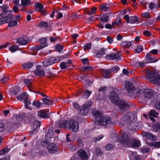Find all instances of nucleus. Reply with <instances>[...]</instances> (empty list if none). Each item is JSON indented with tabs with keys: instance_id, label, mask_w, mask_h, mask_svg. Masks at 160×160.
I'll return each instance as SVG.
<instances>
[{
	"instance_id": "obj_5",
	"label": "nucleus",
	"mask_w": 160,
	"mask_h": 160,
	"mask_svg": "<svg viewBox=\"0 0 160 160\" xmlns=\"http://www.w3.org/2000/svg\"><path fill=\"white\" fill-rule=\"evenodd\" d=\"M145 72L147 78L150 81L154 83L155 82H157L156 79L159 78V75H155L154 72H151L148 68L146 69Z\"/></svg>"
},
{
	"instance_id": "obj_46",
	"label": "nucleus",
	"mask_w": 160,
	"mask_h": 160,
	"mask_svg": "<svg viewBox=\"0 0 160 160\" xmlns=\"http://www.w3.org/2000/svg\"><path fill=\"white\" fill-rule=\"evenodd\" d=\"M95 152L98 156H101L102 153V151L100 150V149L98 147H97L95 148Z\"/></svg>"
},
{
	"instance_id": "obj_23",
	"label": "nucleus",
	"mask_w": 160,
	"mask_h": 160,
	"mask_svg": "<svg viewBox=\"0 0 160 160\" xmlns=\"http://www.w3.org/2000/svg\"><path fill=\"white\" fill-rule=\"evenodd\" d=\"M130 20L128 23H131L138 24L139 22V19L138 17L136 16H131L130 17Z\"/></svg>"
},
{
	"instance_id": "obj_34",
	"label": "nucleus",
	"mask_w": 160,
	"mask_h": 160,
	"mask_svg": "<svg viewBox=\"0 0 160 160\" xmlns=\"http://www.w3.org/2000/svg\"><path fill=\"white\" fill-rule=\"evenodd\" d=\"M121 23V18L119 17L116 18L115 21L112 22V25L113 27L118 26L119 24Z\"/></svg>"
},
{
	"instance_id": "obj_64",
	"label": "nucleus",
	"mask_w": 160,
	"mask_h": 160,
	"mask_svg": "<svg viewBox=\"0 0 160 160\" xmlns=\"http://www.w3.org/2000/svg\"><path fill=\"white\" fill-rule=\"evenodd\" d=\"M38 132V129L37 128H35L29 132V134L30 135H33L37 133Z\"/></svg>"
},
{
	"instance_id": "obj_13",
	"label": "nucleus",
	"mask_w": 160,
	"mask_h": 160,
	"mask_svg": "<svg viewBox=\"0 0 160 160\" xmlns=\"http://www.w3.org/2000/svg\"><path fill=\"white\" fill-rule=\"evenodd\" d=\"M78 154V158L81 160H88V159L86 152L83 149L80 150Z\"/></svg>"
},
{
	"instance_id": "obj_60",
	"label": "nucleus",
	"mask_w": 160,
	"mask_h": 160,
	"mask_svg": "<svg viewBox=\"0 0 160 160\" xmlns=\"http://www.w3.org/2000/svg\"><path fill=\"white\" fill-rule=\"evenodd\" d=\"M49 143V141L47 139H44L41 142V145L42 146L46 145Z\"/></svg>"
},
{
	"instance_id": "obj_19",
	"label": "nucleus",
	"mask_w": 160,
	"mask_h": 160,
	"mask_svg": "<svg viewBox=\"0 0 160 160\" xmlns=\"http://www.w3.org/2000/svg\"><path fill=\"white\" fill-rule=\"evenodd\" d=\"M41 66H37L36 69L34 71V74L38 76H44L45 75V73L44 71L40 69Z\"/></svg>"
},
{
	"instance_id": "obj_33",
	"label": "nucleus",
	"mask_w": 160,
	"mask_h": 160,
	"mask_svg": "<svg viewBox=\"0 0 160 160\" xmlns=\"http://www.w3.org/2000/svg\"><path fill=\"white\" fill-rule=\"evenodd\" d=\"M39 42L41 43L40 45L42 46V48H44L48 45L47 42V40L44 38L40 39L39 40Z\"/></svg>"
},
{
	"instance_id": "obj_48",
	"label": "nucleus",
	"mask_w": 160,
	"mask_h": 160,
	"mask_svg": "<svg viewBox=\"0 0 160 160\" xmlns=\"http://www.w3.org/2000/svg\"><path fill=\"white\" fill-rule=\"evenodd\" d=\"M39 25L40 27L42 28H45L48 26L47 23L44 21L40 22Z\"/></svg>"
},
{
	"instance_id": "obj_44",
	"label": "nucleus",
	"mask_w": 160,
	"mask_h": 160,
	"mask_svg": "<svg viewBox=\"0 0 160 160\" xmlns=\"http://www.w3.org/2000/svg\"><path fill=\"white\" fill-rule=\"evenodd\" d=\"M150 99L153 102H155L159 99L158 98L157 94L154 92L153 93V96H152V98Z\"/></svg>"
},
{
	"instance_id": "obj_56",
	"label": "nucleus",
	"mask_w": 160,
	"mask_h": 160,
	"mask_svg": "<svg viewBox=\"0 0 160 160\" xmlns=\"http://www.w3.org/2000/svg\"><path fill=\"white\" fill-rule=\"evenodd\" d=\"M136 66L138 67H142L145 65L144 63L143 62H136L135 64Z\"/></svg>"
},
{
	"instance_id": "obj_38",
	"label": "nucleus",
	"mask_w": 160,
	"mask_h": 160,
	"mask_svg": "<svg viewBox=\"0 0 160 160\" xmlns=\"http://www.w3.org/2000/svg\"><path fill=\"white\" fill-rule=\"evenodd\" d=\"M34 7L35 8H38V12L42 10L43 8V6L39 2H37L35 4Z\"/></svg>"
},
{
	"instance_id": "obj_11",
	"label": "nucleus",
	"mask_w": 160,
	"mask_h": 160,
	"mask_svg": "<svg viewBox=\"0 0 160 160\" xmlns=\"http://www.w3.org/2000/svg\"><path fill=\"white\" fill-rule=\"evenodd\" d=\"M48 152L51 153H55L59 151L57 145L54 143H50L47 146Z\"/></svg>"
},
{
	"instance_id": "obj_12",
	"label": "nucleus",
	"mask_w": 160,
	"mask_h": 160,
	"mask_svg": "<svg viewBox=\"0 0 160 160\" xmlns=\"http://www.w3.org/2000/svg\"><path fill=\"white\" fill-rule=\"evenodd\" d=\"M134 119L133 115L131 112L126 113L122 118V120L124 122H130Z\"/></svg>"
},
{
	"instance_id": "obj_22",
	"label": "nucleus",
	"mask_w": 160,
	"mask_h": 160,
	"mask_svg": "<svg viewBox=\"0 0 160 160\" xmlns=\"http://www.w3.org/2000/svg\"><path fill=\"white\" fill-rule=\"evenodd\" d=\"M146 144L152 147H154L155 148H160V142L159 141L157 142H146Z\"/></svg>"
},
{
	"instance_id": "obj_15",
	"label": "nucleus",
	"mask_w": 160,
	"mask_h": 160,
	"mask_svg": "<svg viewBox=\"0 0 160 160\" xmlns=\"http://www.w3.org/2000/svg\"><path fill=\"white\" fill-rule=\"evenodd\" d=\"M142 134L143 136L152 141H156L157 138L156 136L148 132H143Z\"/></svg>"
},
{
	"instance_id": "obj_1",
	"label": "nucleus",
	"mask_w": 160,
	"mask_h": 160,
	"mask_svg": "<svg viewBox=\"0 0 160 160\" xmlns=\"http://www.w3.org/2000/svg\"><path fill=\"white\" fill-rule=\"evenodd\" d=\"M92 113L95 117V125L106 126L111 123L110 117L106 115L103 116L101 112L94 110L92 111Z\"/></svg>"
},
{
	"instance_id": "obj_32",
	"label": "nucleus",
	"mask_w": 160,
	"mask_h": 160,
	"mask_svg": "<svg viewBox=\"0 0 160 160\" xmlns=\"http://www.w3.org/2000/svg\"><path fill=\"white\" fill-rule=\"evenodd\" d=\"M48 98H42V100L44 104L49 105L51 104L52 102Z\"/></svg>"
},
{
	"instance_id": "obj_2",
	"label": "nucleus",
	"mask_w": 160,
	"mask_h": 160,
	"mask_svg": "<svg viewBox=\"0 0 160 160\" xmlns=\"http://www.w3.org/2000/svg\"><path fill=\"white\" fill-rule=\"evenodd\" d=\"M110 98L112 102L114 104H117L121 111L127 109L128 107V104L125 101L119 100L118 94L115 91L111 92Z\"/></svg>"
},
{
	"instance_id": "obj_47",
	"label": "nucleus",
	"mask_w": 160,
	"mask_h": 160,
	"mask_svg": "<svg viewBox=\"0 0 160 160\" xmlns=\"http://www.w3.org/2000/svg\"><path fill=\"white\" fill-rule=\"evenodd\" d=\"M112 72L116 73L119 70V68L117 66L113 67L110 68Z\"/></svg>"
},
{
	"instance_id": "obj_26",
	"label": "nucleus",
	"mask_w": 160,
	"mask_h": 160,
	"mask_svg": "<svg viewBox=\"0 0 160 160\" xmlns=\"http://www.w3.org/2000/svg\"><path fill=\"white\" fill-rule=\"evenodd\" d=\"M24 102L25 104V107L26 108H27L30 110H32V108L29 106V105H30L31 104V102L30 101L28 100V97L25 98L24 100Z\"/></svg>"
},
{
	"instance_id": "obj_24",
	"label": "nucleus",
	"mask_w": 160,
	"mask_h": 160,
	"mask_svg": "<svg viewBox=\"0 0 160 160\" xmlns=\"http://www.w3.org/2000/svg\"><path fill=\"white\" fill-rule=\"evenodd\" d=\"M17 42L19 45H25L27 44L28 41L23 38L21 37L17 39Z\"/></svg>"
},
{
	"instance_id": "obj_14",
	"label": "nucleus",
	"mask_w": 160,
	"mask_h": 160,
	"mask_svg": "<svg viewBox=\"0 0 160 160\" xmlns=\"http://www.w3.org/2000/svg\"><path fill=\"white\" fill-rule=\"evenodd\" d=\"M0 8H1L2 11L3 12L0 14L1 16H3V15H6L7 14V12H10V15H12V12L10 10H8L9 7L7 5L3 4L2 6H0Z\"/></svg>"
},
{
	"instance_id": "obj_54",
	"label": "nucleus",
	"mask_w": 160,
	"mask_h": 160,
	"mask_svg": "<svg viewBox=\"0 0 160 160\" xmlns=\"http://www.w3.org/2000/svg\"><path fill=\"white\" fill-rule=\"evenodd\" d=\"M91 43H87L85 44L83 46L84 50L86 51L90 49L91 48Z\"/></svg>"
},
{
	"instance_id": "obj_20",
	"label": "nucleus",
	"mask_w": 160,
	"mask_h": 160,
	"mask_svg": "<svg viewBox=\"0 0 160 160\" xmlns=\"http://www.w3.org/2000/svg\"><path fill=\"white\" fill-rule=\"evenodd\" d=\"M38 116L43 118H48L49 116L48 113H47L46 111L43 110H40L38 113Z\"/></svg>"
},
{
	"instance_id": "obj_35",
	"label": "nucleus",
	"mask_w": 160,
	"mask_h": 160,
	"mask_svg": "<svg viewBox=\"0 0 160 160\" xmlns=\"http://www.w3.org/2000/svg\"><path fill=\"white\" fill-rule=\"evenodd\" d=\"M68 124L67 121H64L59 123L58 126L60 128H67Z\"/></svg>"
},
{
	"instance_id": "obj_16",
	"label": "nucleus",
	"mask_w": 160,
	"mask_h": 160,
	"mask_svg": "<svg viewBox=\"0 0 160 160\" xmlns=\"http://www.w3.org/2000/svg\"><path fill=\"white\" fill-rule=\"evenodd\" d=\"M146 63H154L157 62L158 59L153 57L152 56L147 54L145 57Z\"/></svg>"
},
{
	"instance_id": "obj_49",
	"label": "nucleus",
	"mask_w": 160,
	"mask_h": 160,
	"mask_svg": "<svg viewBox=\"0 0 160 160\" xmlns=\"http://www.w3.org/2000/svg\"><path fill=\"white\" fill-rule=\"evenodd\" d=\"M25 83L27 84V86L28 88L30 89L32 87L31 86V81L30 79H25L24 80Z\"/></svg>"
},
{
	"instance_id": "obj_52",
	"label": "nucleus",
	"mask_w": 160,
	"mask_h": 160,
	"mask_svg": "<svg viewBox=\"0 0 160 160\" xmlns=\"http://www.w3.org/2000/svg\"><path fill=\"white\" fill-rule=\"evenodd\" d=\"M150 150V149L146 147H142L141 149V151L143 153L148 152Z\"/></svg>"
},
{
	"instance_id": "obj_7",
	"label": "nucleus",
	"mask_w": 160,
	"mask_h": 160,
	"mask_svg": "<svg viewBox=\"0 0 160 160\" xmlns=\"http://www.w3.org/2000/svg\"><path fill=\"white\" fill-rule=\"evenodd\" d=\"M59 61L60 58L59 57L51 58L44 61L43 62L42 65L43 67H47L58 62Z\"/></svg>"
},
{
	"instance_id": "obj_31",
	"label": "nucleus",
	"mask_w": 160,
	"mask_h": 160,
	"mask_svg": "<svg viewBox=\"0 0 160 160\" xmlns=\"http://www.w3.org/2000/svg\"><path fill=\"white\" fill-rule=\"evenodd\" d=\"M33 66V63L31 62H27L22 65L23 68L25 69H28L31 68Z\"/></svg>"
},
{
	"instance_id": "obj_25",
	"label": "nucleus",
	"mask_w": 160,
	"mask_h": 160,
	"mask_svg": "<svg viewBox=\"0 0 160 160\" xmlns=\"http://www.w3.org/2000/svg\"><path fill=\"white\" fill-rule=\"evenodd\" d=\"M111 72L110 69H102L101 70V72L103 76L106 78L108 77V75Z\"/></svg>"
},
{
	"instance_id": "obj_55",
	"label": "nucleus",
	"mask_w": 160,
	"mask_h": 160,
	"mask_svg": "<svg viewBox=\"0 0 160 160\" xmlns=\"http://www.w3.org/2000/svg\"><path fill=\"white\" fill-rule=\"evenodd\" d=\"M158 113L156 112L154 110H152L149 113L150 116L155 117L156 116L158 115Z\"/></svg>"
},
{
	"instance_id": "obj_3",
	"label": "nucleus",
	"mask_w": 160,
	"mask_h": 160,
	"mask_svg": "<svg viewBox=\"0 0 160 160\" xmlns=\"http://www.w3.org/2000/svg\"><path fill=\"white\" fill-rule=\"evenodd\" d=\"M125 88L127 90L129 95L135 98L137 94L135 91V87L132 83L129 81L126 80L124 85Z\"/></svg>"
},
{
	"instance_id": "obj_17",
	"label": "nucleus",
	"mask_w": 160,
	"mask_h": 160,
	"mask_svg": "<svg viewBox=\"0 0 160 160\" xmlns=\"http://www.w3.org/2000/svg\"><path fill=\"white\" fill-rule=\"evenodd\" d=\"M154 92L150 89H147L145 90L144 92V97L146 98H150L153 96Z\"/></svg>"
},
{
	"instance_id": "obj_50",
	"label": "nucleus",
	"mask_w": 160,
	"mask_h": 160,
	"mask_svg": "<svg viewBox=\"0 0 160 160\" xmlns=\"http://www.w3.org/2000/svg\"><path fill=\"white\" fill-rule=\"evenodd\" d=\"M41 104H42V102L38 101H34L32 103V105H34L37 108H39Z\"/></svg>"
},
{
	"instance_id": "obj_29",
	"label": "nucleus",
	"mask_w": 160,
	"mask_h": 160,
	"mask_svg": "<svg viewBox=\"0 0 160 160\" xmlns=\"http://www.w3.org/2000/svg\"><path fill=\"white\" fill-rule=\"evenodd\" d=\"M27 95L28 94L27 93L23 92L20 95L18 96L16 98L18 100L20 101H22L23 99L24 100L26 98H27L28 97Z\"/></svg>"
},
{
	"instance_id": "obj_6",
	"label": "nucleus",
	"mask_w": 160,
	"mask_h": 160,
	"mask_svg": "<svg viewBox=\"0 0 160 160\" xmlns=\"http://www.w3.org/2000/svg\"><path fill=\"white\" fill-rule=\"evenodd\" d=\"M93 102L91 101H86L83 105L82 109H80L78 112L79 114L85 115L87 114L88 111V108L92 104Z\"/></svg>"
},
{
	"instance_id": "obj_59",
	"label": "nucleus",
	"mask_w": 160,
	"mask_h": 160,
	"mask_svg": "<svg viewBox=\"0 0 160 160\" xmlns=\"http://www.w3.org/2000/svg\"><path fill=\"white\" fill-rule=\"evenodd\" d=\"M96 9L97 8L95 7L92 8H91V11H89L88 12V14L89 15H90L95 13V11L96 10Z\"/></svg>"
},
{
	"instance_id": "obj_18",
	"label": "nucleus",
	"mask_w": 160,
	"mask_h": 160,
	"mask_svg": "<svg viewBox=\"0 0 160 160\" xmlns=\"http://www.w3.org/2000/svg\"><path fill=\"white\" fill-rule=\"evenodd\" d=\"M134 43L133 41H123L120 43V45L123 48H129Z\"/></svg>"
},
{
	"instance_id": "obj_36",
	"label": "nucleus",
	"mask_w": 160,
	"mask_h": 160,
	"mask_svg": "<svg viewBox=\"0 0 160 160\" xmlns=\"http://www.w3.org/2000/svg\"><path fill=\"white\" fill-rule=\"evenodd\" d=\"M107 4H104L100 6V8L101 10L104 12H107L109 10V8L107 6Z\"/></svg>"
},
{
	"instance_id": "obj_61",
	"label": "nucleus",
	"mask_w": 160,
	"mask_h": 160,
	"mask_svg": "<svg viewBox=\"0 0 160 160\" xmlns=\"http://www.w3.org/2000/svg\"><path fill=\"white\" fill-rule=\"evenodd\" d=\"M41 124V122L38 121L35 122L34 125L35 128L37 129L38 128H39L40 127Z\"/></svg>"
},
{
	"instance_id": "obj_58",
	"label": "nucleus",
	"mask_w": 160,
	"mask_h": 160,
	"mask_svg": "<svg viewBox=\"0 0 160 160\" xmlns=\"http://www.w3.org/2000/svg\"><path fill=\"white\" fill-rule=\"evenodd\" d=\"M55 48L57 51L61 52L63 49V47L62 45H57L55 47Z\"/></svg>"
},
{
	"instance_id": "obj_42",
	"label": "nucleus",
	"mask_w": 160,
	"mask_h": 160,
	"mask_svg": "<svg viewBox=\"0 0 160 160\" xmlns=\"http://www.w3.org/2000/svg\"><path fill=\"white\" fill-rule=\"evenodd\" d=\"M106 49L103 48H102L100 50H98L97 52V55L100 56V55H105Z\"/></svg>"
},
{
	"instance_id": "obj_62",
	"label": "nucleus",
	"mask_w": 160,
	"mask_h": 160,
	"mask_svg": "<svg viewBox=\"0 0 160 160\" xmlns=\"http://www.w3.org/2000/svg\"><path fill=\"white\" fill-rule=\"evenodd\" d=\"M77 142L79 146H82L83 145V142L81 138H78L77 140Z\"/></svg>"
},
{
	"instance_id": "obj_39",
	"label": "nucleus",
	"mask_w": 160,
	"mask_h": 160,
	"mask_svg": "<svg viewBox=\"0 0 160 160\" xmlns=\"http://www.w3.org/2000/svg\"><path fill=\"white\" fill-rule=\"evenodd\" d=\"M19 47L17 45L11 46L9 47V50L12 52H16L18 49Z\"/></svg>"
},
{
	"instance_id": "obj_30",
	"label": "nucleus",
	"mask_w": 160,
	"mask_h": 160,
	"mask_svg": "<svg viewBox=\"0 0 160 160\" xmlns=\"http://www.w3.org/2000/svg\"><path fill=\"white\" fill-rule=\"evenodd\" d=\"M31 4L30 0H21V6L23 7L30 6Z\"/></svg>"
},
{
	"instance_id": "obj_4",
	"label": "nucleus",
	"mask_w": 160,
	"mask_h": 160,
	"mask_svg": "<svg viewBox=\"0 0 160 160\" xmlns=\"http://www.w3.org/2000/svg\"><path fill=\"white\" fill-rule=\"evenodd\" d=\"M118 141L125 147H131V140L126 133H122L121 138H119Z\"/></svg>"
},
{
	"instance_id": "obj_57",
	"label": "nucleus",
	"mask_w": 160,
	"mask_h": 160,
	"mask_svg": "<svg viewBox=\"0 0 160 160\" xmlns=\"http://www.w3.org/2000/svg\"><path fill=\"white\" fill-rule=\"evenodd\" d=\"M142 17L145 18H150V16L148 12H144L142 14Z\"/></svg>"
},
{
	"instance_id": "obj_28",
	"label": "nucleus",
	"mask_w": 160,
	"mask_h": 160,
	"mask_svg": "<svg viewBox=\"0 0 160 160\" xmlns=\"http://www.w3.org/2000/svg\"><path fill=\"white\" fill-rule=\"evenodd\" d=\"M153 131L160 132V123H156L152 126Z\"/></svg>"
},
{
	"instance_id": "obj_37",
	"label": "nucleus",
	"mask_w": 160,
	"mask_h": 160,
	"mask_svg": "<svg viewBox=\"0 0 160 160\" xmlns=\"http://www.w3.org/2000/svg\"><path fill=\"white\" fill-rule=\"evenodd\" d=\"M92 92L90 91H89L87 90L84 92V95H82V98L87 99L91 94Z\"/></svg>"
},
{
	"instance_id": "obj_63",
	"label": "nucleus",
	"mask_w": 160,
	"mask_h": 160,
	"mask_svg": "<svg viewBox=\"0 0 160 160\" xmlns=\"http://www.w3.org/2000/svg\"><path fill=\"white\" fill-rule=\"evenodd\" d=\"M82 63L84 65H88V59L87 58L82 59H81Z\"/></svg>"
},
{
	"instance_id": "obj_9",
	"label": "nucleus",
	"mask_w": 160,
	"mask_h": 160,
	"mask_svg": "<svg viewBox=\"0 0 160 160\" xmlns=\"http://www.w3.org/2000/svg\"><path fill=\"white\" fill-rule=\"evenodd\" d=\"M79 125L78 122L74 120H70L68 123V128L72 132H76L78 129Z\"/></svg>"
},
{
	"instance_id": "obj_45",
	"label": "nucleus",
	"mask_w": 160,
	"mask_h": 160,
	"mask_svg": "<svg viewBox=\"0 0 160 160\" xmlns=\"http://www.w3.org/2000/svg\"><path fill=\"white\" fill-rule=\"evenodd\" d=\"M18 24L16 20L12 21L9 22L8 25L9 27H12L17 25Z\"/></svg>"
},
{
	"instance_id": "obj_27",
	"label": "nucleus",
	"mask_w": 160,
	"mask_h": 160,
	"mask_svg": "<svg viewBox=\"0 0 160 160\" xmlns=\"http://www.w3.org/2000/svg\"><path fill=\"white\" fill-rule=\"evenodd\" d=\"M140 144V141L138 140H134L133 141H131V147H138Z\"/></svg>"
},
{
	"instance_id": "obj_43",
	"label": "nucleus",
	"mask_w": 160,
	"mask_h": 160,
	"mask_svg": "<svg viewBox=\"0 0 160 160\" xmlns=\"http://www.w3.org/2000/svg\"><path fill=\"white\" fill-rule=\"evenodd\" d=\"M42 46L40 44L37 46H35L31 48V49L34 51L39 50L42 49L43 48Z\"/></svg>"
},
{
	"instance_id": "obj_51",
	"label": "nucleus",
	"mask_w": 160,
	"mask_h": 160,
	"mask_svg": "<svg viewBox=\"0 0 160 160\" xmlns=\"http://www.w3.org/2000/svg\"><path fill=\"white\" fill-rule=\"evenodd\" d=\"M134 50L136 53H139L143 51V48L142 46H137V48Z\"/></svg>"
},
{
	"instance_id": "obj_53",
	"label": "nucleus",
	"mask_w": 160,
	"mask_h": 160,
	"mask_svg": "<svg viewBox=\"0 0 160 160\" xmlns=\"http://www.w3.org/2000/svg\"><path fill=\"white\" fill-rule=\"evenodd\" d=\"M103 137V136L102 135L98 136L97 137L93 138V140L94 142H96L98 141L101 139Z\"/></svg>"
},
{
	"instance_id": "obj_40",
	"label": "nucleus",
	"mask_w": 160,
	"mask_h": 160,
	"mask_svg": "<svg viewBox=\"0 0 160 160\" xmlns=\"http://www.w3.org/2000/svg\"><path fill=\"white\" fill-rule=\"evenodd\" d=\"M53 134V132L52 130V128H50L47 131L46 136L48 138H51Z\"/></svg>"
},
{
	"instance_id": "obj_10",
	"label": "nucleus",
	"mask_w": 160,
	"mask_h": 160,
	"mask_svg": "<svg viewBox=\"0 0 160 160\" xmlns=\"http://www.w3.org/2000/svg\"><path fill=\"white\" fill-rule=\"evenodd\" d=\"M121 53L119 52L117 53L112 52L108 54L105 56V58L109 60H114L120 59Z\"/></svg>"
},
{
	"instance_id": "obj_21",
	"label": "nucleus",
	"mask_w": 160,
	"mask_h": 160,
	"mask_svg": "<svg viewBox=\"0 0 160 160\" xmlns=\"http://www.w3.org/2000/svg\"><path fill=\"white\" fill-rule=\"evenodd\" d=\"M109 13L104 14L102 15H101L99 18L100 21L102 22H107L109 20Z\"/></svg>"
},
{
	"instance_id": "obj_8",
	"label": "nucleus",
	"mask_w": 160,
	"mask_h": 160,
	"mask_svg": "<svg viewBox=\"0 0 160 160\" xmlns=\"http://www.w3.org/2000/svg\"><path fill=\"white\" fill-rule=\"evenodd\" d=\"M7 13V15H5L1 16V18H0V25L7 23L9 22L10 20L14 18V17L12 15L9 14H10L9 12H8Z\"/></svg>"
},
{
	"instance_id": "obj_41",
	"label": "nucleus",
	"mask_w": 160,
	"mask_h": 160,
	"mask_svg": "<svg viewBox=\"0 0 160 160\" xmlns=\"http://www.w3.org/2000/svg\"><path fill=\"white\" fill-rule=\"evenodd\" d=\"M130 160H141L140 155H131L129 156Z\"/></svg>"
}]
</instances>
